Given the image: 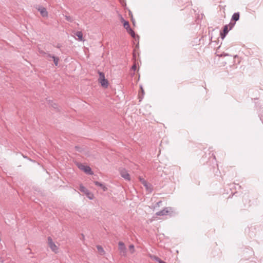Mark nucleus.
Here are the masks:
<instances>
[{
	"instance_id": "13",
	"label": "nucleus",
	"mask_w": 263,
	"mask_h": 263,
	"mask_svg": "<svg viewBox=\"0 0 263 263\" xmlns=\"http://www.w3.org/2000/svg\"><path fill=\"white\" fill-rule=\"evenodd\" d=\"M239 18V13H235L232 16V20L235 21H237Z\"/></svg>"
},
{
	"instance_id": "3",
	"label": "nucleus",
	"mask_w": 263,
	"mask_h": 263,
	"mask_svg": "<svg viewBox=\"0 0 263 263\" xmlns=\"http://www.w3.org/2000/svg\"><path fill=\"white\" fill-rule=\"evenodd\" d=\"M139 180L140 182L145 187L146 190L149 192L151 193L153 191V186L151 184L148 183L146 180H145L141 177H139Z\"/></svg>"
},
{
	"instance_id": "12",
	"label": "nucleus",
	"mask_w": 263,
	"mask_h": 263,
	"mask_svg": "<svg viewBox=\"0 0 263 263\" xmlns=\"http://www.w3.org/2000/svg\"><path fill=\"white\" fill-rule=\"evenodd\" d=\"M76 35L78 37L79 40L83 41V33L81 31H78L76 33Z\"/></svg>"
},
{
	"instance_id": "16",
	"label": "nucleus",
	"mask_w": 263,
	"mask_h": 263,
	"mask_svg": "<svg viewBox=\"0 0 263 263\" xmlns=\"http://www.w3.org/2000/svg\"><path fill=\"white\" fill-rule=\"evenodd\" d=\"M123 26L126 29V31L130 29L128 22H125Z\"/></svg>"
},
{
	"instance_id": "20",
	"label": "nucleus",
	"mask_w": 263,
	"mask_h": 263,
	"mask_svg": "<svg viewBox=\"0 0 263 263\" xmlns=\"http://www.w3.org/2000/svg\"><path fill=\"white\" fill-rule=\"evenodd\" d=\"M244 200L246 201V202H247L248 201V206L249 207L251 205L250 204V200L248 199V198H246L244 199Z\"/></svg>"
},
{
	"instance_id": "19",
	"label": "nucleus",
	"mask_w": 263,
	"mask_h": 263,
	"mask_svg": "<svg viewBox=\"0 0 263 263\" xmlns=\"http://www.w3.org/2000/svg\"><path fill=\"white\" fill-rule=\"evenodd\" d=\"M53 61L55 65H57L59 62V59L55 57H53Z\"/></svg>"
},
{
	"instance_id": "17",
	"label": "nucleus",
	"mask_w": 263,
	"mask_h": 263,
	"mask_svg": "<svg viewBox=\"0 0 263 263\" xmlns=\"http://www.w3.org/2000/svg\"><path fill=\"white\" fill-rule=\"evenodd\" d=\"M154 259H155L156 261L158 262L159 263H166V262H165V261H164L162 260L160 258H159V257H157V256H155V257H154Z\"/></svg>"
},
{
	"instance_id": "23",
	"label": "nucleus",
	"mask_w": 263,
	"mask_h": 263,
	"mask_svg": "<svg viewBox=\"0 0 263 263\" xmlns=\"http://www.w3.org/2000/svg\"><path fill=\"white\" fill-rule=\"evenodd\" d=\"M141 89L142 92H143L144 90L142 87H141Z\"/></svg>"
},
{
	"instance_id": "14",
	"label": "nucleus",
	"mask_w": 263,
	"mask_h": 263,
	"mask_svg": "<svg viewBox=\"0 0 263 263\" xmlns=\"http://www.w3.org/2000/svg\"><path fill=\"white\" fill-rule=\"evenodd\" d=\"M97 248L101 254H104L105 251L102 246L98 245L97 246Z\"/></svg>"
},
{
	"instance_id": "24",
	"label": "nucleus",
	"mask_w": 263,
	"mask_h": 263,
	"mask_svg": "<svg viewBox=\"0 0 263 263\" xmlns=\"http://www.w3.org/2000/svg\"><path fill=\"white\" fill-rule=\"evenodd\" d=\"M89 199H92V198H91V197H89Z\"/></svg>"
},
{
	"instance_id": "1",
	"label": "nucleus",
	"mask_w": 263,
	"mask_h": 263,
	"mask_svg": "<svg viewBox=\"0 0 263 263\" xmlns=\"http://www.w3.org/2000/svg\"><path fill=\"white\" fill-rule=\"evenodd\" d=\"M99 78L98 81L100 83L101 86L104 88H106L108 86L109 82L105 79L104 73L102 72H99Z\"/></svg>"
},
{
	"instance_id": "18",
	"label": "nucleus",
	"mask_w": 263,
	"mask_h": 263,
	"mask_svg": "<svg viewBox=\"0 0 263 263\" xmlns=\"http://www.w3.org/2000/svg\"><path fill=\"white\" fill-rule=\"evenodd\" d=\"M129 249L130 250L132 253H134V252L135 251V247L133 245H130L129 246Z\"/></svg>"
},
{
	"instance_id": "15",
	"label": "nucleus",
	"mask_w": 263,
	"mask_h": 263,
	"mask_svg": "<svg viewBox=\"0 0 263 263\" xmlns=\"http://www.w3.org/2000/svg\"><path fill=\"white\" fill-rule=\"evenodd\" d=\"M127 32L133 37V38H135V33L134 32V31L130 28L129 29H128Z\"/></svg>"
},
{
	"instance_id": "4",
	"label": "nucleus",
	"mask_w": 263,
	"mask_h": 263,
	"mask_svg": "<svg viewBox=\"0 0 263 263\" xmlns=\"http://www.w3.org/2000/svg\"><path fill=\"white\" fill-rule=\"evenodd\" d=\"M48 243L50 248L51 249L52 251L55 253H57L58 252V247L55 245V243L53 242L52 239L51 237H48Z\"/></svg>"
},
{
	"instance_id": "5",
	"label": "nucleus",
	"mask_w": 263,
	"mask_h": 263,
	"mask_svg": "<svg viewBox=\"0 0 263 263\" xmlns=\"http://www.w3.org/2000/svg\"><path fill=\"white\" fill-rule=\"evenodd\" d=\"M79 168L84 171L87 175H92L93 174L89 165H78Z\"/></svg>"
},
{
	"instance_id": "9",
	"label": "nucleus",
	"mask_w": 263,
	"mask_h": 263,
	"mask_svg": "<svg viewBox=\"0 0 263 263\" xmlns=\"http://www.w3.org/2000/svg\"><path fill=\"white\" fill-rule=\"evenodd\" d=\"M79 190L81 192L84 193L85 194H86L87 195H88L90 194V192H89V190L86 187H85L84 186H83L82 184L80 185Z\"/></svg>"
},
{
	"instance_id": "2",
	"label": "nucleus",
	"mask_w": 263,
	"mask_h": 263,
	"mask_svg": "<svg viewBox=\"0 0 263 263\" xmlns=\"http://www.w3.org/2000/svg\"><path fill=\"white\" fill-rule=\"evenodd\" d=\"M119 172L121 176L126 181H130L131 178L128 172L124 168L120 167Z\"/></svg>"
},
{
	"instance_id": "22",
	"label": "nucleus",
	"mask_w": 263,
	"mask_h": 263,
	"mask_svg": "<svg viewBox=\"0 0 263 263\" xmlns=\"http://www.w3.org/2000/svg\"><path fill=\"white\" fill-rule=\"evenodd\" d=\"M132 68H133V69H134V70H135V69H136V66L135 65H133V66H132Z\"/></svg>"
},
{
	"instance_id": "6",
	"label": "nucleus",
	"mask_w": 263,
	"mask_h": 263,
	"mask_svg": "<svg viewBox=\"0 0 263 263\" xmlns=\"http://www.w3.org/2000/svg\"><path fill=\"white\" fill-rule=\"evenodd\" d=\"M119 246V250L120 251V254L122 256H126V248L125 246L124 242L122 241H119L118 243Z\"/></svg>"
},
{
	"instance_id": "7",
	"label": "nucleus",
	"mask_w": 263,
	"mask_h": 263,
	"mask_svg": "<svg viewBox=\"0 0 263 263\" xmlns=\"http://www.w3.org/2000/svg\"><path fill=\"white\" fill-rule=\"evenodd\" d=\"M171 210V208H166L163 209L162 210H161V211L157 212L156 215L158 216L166 215L167 214H168L170 213Z\"/></svg>"
},
{
	"instance_id": "21",
	"label": "nucleus",
	"mask_w": 263,
	"mask_h": 263,
	"mask_svg": "<svg viewBox=\"0 0 263 263\" xmlns=\"http://www.w3.org/2000/svg\"><path fill=\"white\" fill-rule=\"evenodd\" d=\"M120 21L123 23V25L124 24L125 22H127L122 16L120 17Z\"/></svg>"
},
{
	"instance_id": "8",
	"label": "nucleus",
	"mask_w": 263,
	"mask_h": 263,
	"mask_svg": "<svg viewBox=\"0 0 263 263\" xmlns=\"http://www.w3.org/2000/svg\"><path fill=\"white\" fill-rule=\"evenodd\" d=\"M38 11H40L41 14L43 17H47L48 16V12L46 9L44 7H40L38 9Z\"/></svg>"
},
{
	"instance_id": "11",
	"label": "nucleus",
	"mask_w": 263,
	"mask_h": 263,
	"mask_svg": "<svg viewBox=\"0 0 263 263\" xmlns=\"http://www.w3.org/2000/svg\"><path fill=\"white\" fill-rule=\"evenodd\" d=\"M228 26L226 25L224 27L223 33H221V36L222 39H223L225 37L226 35L228 33Z\"/></svg>"
},
{
	"instance_id": "10",
	"label": "nucleus",
	"mask_w": 263,
	"mask_h": 263,
	"mask_svg": "<svg viewBox=\"0 0 263 263\" xmlns=\"http://www.w3.org/2000/svg\"><path fill=\"white\" fill-rule=\"evenodd\" d=\"M94 183L96 185L100 186L102 188V189L103 190V191H106L107 190V187L103 183L99 182V181H95Z\"/></svg>"
}]
</instances>
